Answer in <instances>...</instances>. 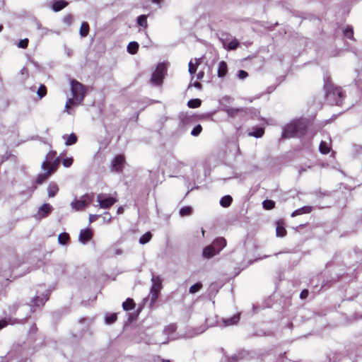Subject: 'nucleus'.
<instances>
[{"label":"nucleus","mask_w":362,"mask_h":362,"mask_svg":"<svg viewBox=\"0 0 362 362\" xmlns=\"http://www.w3.org/2000/svg\"><path fill=\"white\" fill-rule=\"evenodd\" d=\"M307 132V125L302 122L296 121L288 124L284 129L282 136L284 138L300 137Z\"/></svg>","instance_id":"f257e3e1"},{"label":"nucleus","mask_w":362,"mask_h":362,"mask_svg":"<svg viewBox=\"0 0 362 362\" xmlns=\"http://www.w3.org/2000/svg\"><path fill=\"white\" fill-rule=\"evenodd\" d=\"M71 91L74 98L78 100V103H81L84 100L86 88L81 83L75 79L71 81Z\"/></svg>","instance_id":"f03ea898"},{"label":"nucleus","mask_w":362,"mask_h":362,"mask_svg":"<svg viewBox=\"0 0 362 362\" xmlns=\"http://www.w3.org/2000/svg\"><path fill=\"white\" fill-rule=\"evenodd\" d=\"M324 89L325 90L327 97L337 96V98L340 101L342 100L345 97L344 93L343 92L341 88L334 86L329 78L325 80Z\"/></svg>","instance_id":"7ed1b4c3"},{"label":"nucleus","mask_w":362,"mask_h":362,"mask_svg":"<svg viewBox=\"0 0 362 362\" xmlns=\"http://www.w3.org/2000/svg\"><path fill=\"white\" fill-rule=\"evenodd\" d=\"M153 285L150 291L151 303L153 304L158 298L160 291L162 288V281L159 276H153L152 278Z\"/></svg>","instance_id":"20e7f679"},{"label":"nucleus","mask_w":362,"mask_h":362,"mask_svg":"<svg viewBox=\"0 0 362 362\" xmlns=\"http://www.w3.org/2000/svg\"><path fill=\"white\" fill-rule=\"evenodd\" d=\"M166 73L165 64L160 63L157 65L155 71L152 74L151 82L154 85H160L163 83L164 76Z\"/></svg>","instance_id":"39448f33"},{"label":"nucleus","mask_w":362,"mask_h":362,"mask_svg":"<svg viewBox=\"0 0 362 362\" xmlns=\"http://www.w3.org/2000/svg\"><path fill=\"white\" fill-rule=\"evenodd\" d=\"M93 199V194H85L81 198L80 200H76L75 202H73L71 203V206L76 211H82L89 205Z\"/></svg>","instance_id":"423d86ee"},{"label":"nucleus","mask_w":362,"mask_h":362,"mask_svg":"<svg viewBox=\"0 0 362 362\" xmlns=\"http://www.w3.org/2000/svg\"><path fill=\"white\" fill-rule=\"evenodd\" d=\"M125 163V156L123 154L117 155L111 162V170L112 172L122 173Z\"/></svg>","instance_id":"0eeeda50"},{"label":"nucleus","mask_w":362,"mask_h":362,"mask_svg":"<svg viewBox=\"0 0 362 362\" xmlns=\"http://www.w3.org/2000/svg\"><path fill=\"white\" fill-rule=\"evenodd\" d=\"M60 161L59 157H56L54 160L51 162L49 160H44L42 163L41 167L44 170L49 171L52 175L58 169Z\"/></svg>","instance_id":"6e6552de"},{"label":"nucleus","mask_w":362,"mask_h":362,"mask_svg":"<svg viewBox=\"0 0 362 362\" xmlns=\"http://www.w3.org/2000/svg\"><path fill=\"white\" fill-rule=\"evenodd\" d=\"M97 200L99 202L100 207L102 209H109L117 201L115 197H105L103 194H98Z\"/></svg>","instance_id":"1a4fd4ad"},{"label":"nucleus","mask_w":362,"mask_h":362,"mask_svg":"<svg viewBox=\"0 0 362 362\" xmlns=\"http://www.w3.org/2000/svg\"><path fill=\"white\" fill-rule=\"evenodd\" d=\"M225 112L227 115L232 118L240 117L244 118L245 116L248 115L247 110L246 108H232L229 107L225 110Z\"/></svg>","instance_id":"9d476101"},{"label":"nucleus","mask_w":362,"mask_h":362,"mask_svg":"<svg viewBox=\"0 0 362 362\" xmlns=\"http://www.w3.org/2000/svg\"><path fill=\"white\" fill-rule=\"evenodd\" d=\"M93 237V232L90 228L81 230L79 233L78 240L83 244L91 240Z\"/></svg>","instance_id":"9b49d317"},{"label":"nucleus","mask_w":362,"mask_h":362,"mask_svg":"<svg viewBox=\"0 0 362 362\" xmlns=\"http://www.w3.org/2000/svg\"><path fill=\"white\" fill-rule=\"evenodd\" d=\"M276 225V234L277 237L283 238L286 235L287 231L285 226L286 223L284 219H279L275 223Z\"/></svg>","instance_id":"f8f14e48"},{"label":"nucleus","mask_w":362,"mask_h":362,"mask_svg":"<svg viewBox=\"0 0 362 362\" xmlns=\"http://www.w3.org/2000/svg\"><path fill=\"white\" fill-rule=\"evenodd\" d=\"M53 210L52 206L47 203L43 204L37 211V215L40 218L47 217Z\"/></svg>","instance_id":"ddd939ff"},{"label":"nucleus","mask_w":362,"mask_h":362,"mask_svg":"<svg viewBox=\"0 0 362 362\" xmlns=\"http://www.w3.org/2000/svg\"><path fill=\"white\" fill-rule=\"evenodd\" d=\"M49 296L47 294L42 295L40 296H35L31 301V306L33 308H39L42 307L45 305V303L48 300Z\"/></svg>","instance_id":"4468645a"},{"label":"nucleus","mask_w":362,"mask_h":362,"mask_svg":"<svg viewBox=\"0 0 362 362\" xmlns=\"http://www.w3.org/2000/svg\"><path fill=\"white\" fill-rule=\"evenodd\" d=\"M212 245H214V247L218 253L226 246V240L223 237L217 238L214 240Z\"/></svg>","instance_id":"2eb2a0df"},{"label":"nucleus","mask_w":362,"mask_h":362,"mask_svg":"<svg viewBox=\"0 0 362 362\" xmlns=\"http://www.w3.org/2000/svg\"><path fill=\"white\" fill-rule=\"evenodd\" d=\"M216 254L218 252L213 245H208L203 250V256L206 258H211Z\"/></svg>","instance_id":"dca6fc26"},{"label":"nucleus","mask_w":362,"mask_h":362,"mask_svg":"<svg viewBox=\"0 0 362 362\" xmlns=\"http://www.w3.org/2000/svg\"><path fill=\"white\" fill-rule=\"evenodd\" d=\"M228 74V65L226 62L221 61L218 64L217 74L219 78L225 77Z\"/></svg>","instance_id":"f3484780"},{"label":"nucleus","mask_w":362,"mask_h":362,"mask_svg":"<svg viewBox=\"0 0 362 362\" xmlns=\"http://www.w3.org/2000/svg\"><path fill=\"white\" fill-rule=\"evenodd\" d=\"M68 6V2L64 0H58L53 2L52 8L55 12L62 11Z\"/></svg>","instance_id":"a211bd4d"},{"label":"nucleus","mask_w":362,"mask_h":362,"mask_svg":"<svg viewBox=\"0 0 362 362\" xmlns=\"http://www.w3.org/2000/svg\"><path fill=\"white\" fill-rule=\"evenodd\" d=\"M239 320H240V314L238 313V314L234 315L231 317H229L227 319H223V325L227 327V326L237 325L238 323Z\"/></svg>","instance_id":"6ab92c4d"},{"label":"nucleus","mask_w":362,"mask_h":362,"mask_svg":"<svg viewBox=\"0 0 362 362\" xmlns=\"http://www.w3.org/2000/svg\"><path fill=\"white\" fill-rule=\"evenodd\" d=\"M202 59L201 58H195L194 63L192 61H190L188 64L189 67V73L190 74H194L197 70V67L201 64Z\"/></svg>","instance_id":"aec40b11"},{"label":"nucleus","mask_w":362,"mask_h":362,"mask_svg":"<svg viewBox=\"0 0 362 362\" xmlns=\"http://www.w3.org/2000/svg\"><path fill=\"white\" fill-rule=\"evenodd\" d=\"M312 209H313L312 206H303V207L298 209L295 210L294 211H293L291 216V217H295L298 215H301V214H309L312 211Z\"/></svg>","instance_id":"412c9836"},{"label":"nucleus","mask_w":362,"mask_h":362,"mask_svg":"<svg viewBox=\"0 0 362 362\" xmlns=\"http://www.w3.org/2000/svg\"><path fill=\"white\" fill-rule=\"evenodd\" d=\"M63 138L64 139H66V141H65V145L66 146H71V145H74L75 144L77 141H78V138H77V136L74 134V133H71L70 134L69 136L67 135H64L63 136Z\"/></svg>","instance_id":"4be33fe9"},{"label":"nucleus","mask_w":362,"mask_h":362,"mask_svg":"<svg viewBox=\"0 0 362 362\" xmlns=\"http://www.w3.org/2000/svg\"><path fill=\"white\" fill-rule=\"evenodd\" d=\"M59 191L57 185L54 182H51L47 187V192L49 197H54Z\"/></svg>","instance_id":"5701e85b"},{"label":"nucleus","mask_w":362,"mask_h":362,"mask_svg":"<svg viewBox=\"0 0 362 362\" xmlns=\"http://www.w3.org/2000/svg\"><path fill=\"white\" fill-rule=\"evenodd\" d=\"M136 307V303L132 298H128L123 303L122 308L124 310L129 311L134 310Z\"/></svg>","instance_id":"b1692460"},{"label":"nucleus","mask_w":362,"mask_h":362,"mask_svg":"<svg viewBox=\"0 0 362 362\" xmlns=\"http://www.w3.org/2000/svg\"><path fill=\"white\" fill-rule=\"evenodd\" d=\"M254 131L250 132L248 135L250 136H253L255 138H260L264 134V128L263 127H255L253 128Z\"/></svg>","instance_id":"393cba45"},{"label":"nucleus","mask_w":362,"mask_h":362,"mask_svg":"<svg viewBox=\"0 0 362 362\" xmlns=\"http://www.w3.org/2000/svg\"><path fill=\"white\" fill-rule=\"evenodd\" d=\"M89 30H90V27H89L88 23L87 22H83L80 27V30H79L80 35L82 37H86L89 33Z\"/></svg>","instance_id":"a878e982"},{"label":"nucleus","mask_w":362,"mask_h":362,"mask_svg":"<svg viewBox=\"0 0 362 362\" xmlns=\"http://www.w3.org/2000/svg\"><path fill=\"white\" fill-rule=\"evenodd\" d=\"M139 45L136 42H131L127 45V51L131 54H135L138 52Z\"/></svg>","instance_id":"bb28decb"},{"label":"nucleus","mask_w":362,"mask_h":362,"mask_svg":"<svg viewBox=\"0 0 362 362\" xmlns=\"http://www.w3.org/2000/svg\"><path fill=\"white\" fill-rule=\"evenodd\" d=\"M45 171L46 172L45 173L38 175V176L37 177L36 180H35L36 184H37V185L42 184L51 175V173L49 171H47V170H45Z\"/></svg>","instance_id":"cd10ccee"},{"label":"nucleus","mask_w":362,"mask_h":362,"mask_svg":"<svg viewBox=\"0 0 362 362\" xmlns=\"http://www.w3.org/2000/svg\"><path fill=\"white\" fill-rule=\"evenodd\" d=\"M58 241L62 245H66L70 241V236L67 233H62L58 236Z\"/></svg>","instance_id":"c85d7f7f"},{"label":"nucleus","mask_w":362,"mask_h":362,"mask_svg":"<svg viewBox=\"0 0 362 362\" xmlns=\"http://www.w3.org/2000/svg\"><path fill=\"white\" fill-rule=\"evenodd\" d=\"M137 24L146 29L148 27V22H147V16L146 15H141L137 18Z\"/></svg>","instance_id":"c756f323"},{"label":"nucleus","mask_w":362,"mask_h":362,"mask_svg":"<svg viewBox=\"0 0 362 362\" xmlns=\"http://www.w3.org/2000/svg\"><path fill=\"white\" fill-rule=\"evenodd\" d=\"M275 202L271 199H265L262 202V206L266 210H272L275 208Z\"/></svg>","instance_id":"7c9ffc66"},{"label":"nucleus","mask_w":362,"mask_h":362,"mask_svg":"<svg viewBox=\"0 0 362 362\" xmlns=\"http://www.w3.org/2000/svg\"><path fill=\"white\" fill-rule=\"evenodd\" d=\"M233 199L230 195L222 197L220 200V204L223 207H228L232 203Z\"/></svg>","instance_id":"2f4dec72"},{"label":"nucleus","mask_w":362,"mask_h":362,"mask_svg":"<svg viewBox=\"0 0 362 362\" xmlns=\"http://www.w3.org/2000/svg\"><path fill=\"white\" fill-rule=\"evenodd\" d=\"M202 105V100L199 98L190 99L187 102V106L190 108H197Z\"/></svg>","instance_id":"473e14b6"},{"label":"nucleus","mask_w":362,"mask_h":362,"mask_svg":"<svg viewBox=\"0 0 362 362\" xmlns=\"http://www.w3.org/2000/svg\"><path fill=\"white\" fill-rule=\"evenodd\" d=\"M151 238L152 234L151 232L148 231L139 238V243L141 245L146 244L151 240Z\"/></svg>","instance_id":"72a5a7b5"},{"label":"nucleus","mask_w":362,"mask_h":362,"mask_svg":"<svg viewBox=\"0 0 362 362\" xmlns=\"http://www.w3.org/2000/svg\"><path fill=\"white\" fill-rule=\"evenodd\" d=\"M179 214L181 216H190L192 214V208L189 206H184L180 209Z\"/></svg>","instance_id":"f704fd0d"},{"label":"nucleus","mask_w":362,"mask_h":362,"mask_svg":"<svg viewBox=\"0 0 362 362\" xmlns=\"http://www.w3.org/2000/svg\"><path fill=\"white\" fill-rule=\"evenodd\" d=\"M319 150L320 153L322 154H328L330 151V148L328 146V144L324 141H322L320 142L319 146Z\"/></svg>","instance_id":"c9c22d12"},{"label":"nucleus","mask_w":362,"mask_h":362,"mask_svg":"<svg viewBox=\"0 0 362 362\" xmlns=\"http://www.w3.org/2000/svg\"><path fill=\"white\" fill-rule=\"evenodd\" d=\"M47 93V87L44 84H41L37 89V94L40 99L45 97Z\"/></svg>","instance_id":"e433bc0d"},{"label":"nucleus","mask_w":362,"mask_h":362,"mask_svg":"<svg viewBox=\"0 0 362 362\" xmlns=\"http://www.w3.org/2000/svg\"><path fill=\"white\" fill-rule=\"evenodd\" d=\"M239 45L240 42L237 39H233L229 42L226 48L228 50H235L239 47Z\"/></svg>","instance_id":"4c0bfd02"},{"label":"nucleus","mask_w":362,"mask_h":362,"mask_svg":"<svg viewBox=\"0 0 362 362\" xmlns=\"http://www.w3.org/2000/svg\"><path fill=\"white\" fill-rule=\"evenodd\" d=\"M344 35L346 38L354 40V30L351 26H347L344 30Z\"/></svg>","instance_id":"58836bf2"},{"label":"nucleus","mask_w":362,"mask_h":362,"mask_svg":"<svg viewBox=\"0 0 362 362\" xmlns=\"http://www.w3.org/2000/svg\"><path fill=\"white\" fill-rule=\"evenodd\" d=\"M117 320V313H111L109 315H107L105 317V322L107 324H112L115 322Z\"/></svg>","instance_id":"ea45409f"},{"label":"nucleus","mask_w":362,"mask_h":362,"mask_svg":"<svg viewBox=\"0 0 362 362\" xmlns=\"http://www.w3.org/2000/svg\"><path fill=\"white\" fill-rule=\"evenodd\" d=\"M202 284L200 282L196 283L189 287V292L190 293H195L198 292L202 288Z\"/></svg>","instance_id":"a19ab883"},{"label":"nucleus","mask_w":362,"mask_h":362,"mask_svg":"<svg viewBox=\"0 0 362 362\" xmlns=\"http://www.w3.org/2000/svg\"><path fill=\"white\" fill-rule=\"evenodd\" d=\"M57 151L54 150L49 151L46 156H45V160H49L50 162L54 160V159L57 157Z\"/></svg>","instance_id":"79ce46f5"},{"label":"nucleus","mask_w":362,"mask_h":362,"mask_svg":"<svg viewBox=\"0 0 362 362\" xmlns=\"http://www.w3.org/2000/svg\"><path fill=\"white\" fill-rule=\"evenodd\" d=\"M28 43H29V40L28 38H24L23 40H21L18 42V45L17 46L19 47V48H22V49H26L28 46Z\"/></svg>","instance_id":"37998d69"},{"label":"nucleus","mask_w":362,"mask_h":362,"mask_svg":"<svg viewBox=\"0 0 362 362\" xmlns=\"http://www.w3.org/2000/svg\"><path fill=\"white\" fill-rule=\"evenodd\" d=\"M73 162H74V159L72 157H70V158H66L64 159H63L62 160V165L65 167V168H69L71 166V165L73 164Z\"/></svg>","instance_id":"c03bdc74"},{"label":"nucleus","mask_w":362,"mask_h":362,"mask_svg":"<svg viewBox=\"0 0 362 362\" xmlns=\"http://www.w3.org/2000/svg\"><path fill=\"white\" fill-rule=\"evenodd\" d=\"M196 118L199 120H209V119H212V114L211 113H206V114H202V115H199L197 116H196Z\"/></svg>","instance_id":"a18cd8bd"},{"label":"nucleus","mask_w":362,"mask_h":362,"mask_svg":"<svg viewBox=\"0 0 362 362\" xmlns=\"http://www.w3.org/2000/svg\"><path fill=\"white\" fill-rule=\"evenodd\" d=\"M202 131L201 124H197L191 132V134L194 136H198Z\"/></svg>","instance_id":"49530a36"},{"label":"nucleus","mask_w":362,"mask_h":362,"mask_svg":"<svg viewBox=\"0 0 362 362\" xmlns=\"http://www.w3.org/2000/svg\"><path fill=\"white\" fill-rule=\"evenodd\" d=\"M66 103H67V105L71 106V105H75L76 104H79L78 103V100H76V99L75 98L73 97V98H69Z\"/></svg>","instance_id":"de8ad7c7"},{"label":"nucleus","mask_w":362,"mask_h":362,"mask_svg":"<svg viewBox=\"0 0 362 362\" xmlns=\"http://www.w3.org/2000/svg\"><path fill=\"white\" fill-rule=\"evenodd\" d=\"M309 292L308 289H303L300 293L301 299H305L308 296Z\"/></svg>","instance_id":"09e8293b"},{"label":"nucleus","mask_w":362,"mask_h":362,"mask_svg":"<svg viewBox=\"0 0 362 362\" xmlns=\"http://www.w3.org/2000/svg\"><path fill=\"white\" fill-rule=\"evenodd\" d=\"M247 76H248L247 72L244 70H240L238 73V77L241 79H244V78H247Z\"/></svg>","instance_id":"8fccbe9b"},{"label":"nucleus","mask_w":362,"mask_h":362,"mask_svg":"<svg viewBox=\"0 0 362 362\" xmlns=\"http://www.w3.org/2000/svg\"><path fill=\"white\" fill-rule=\"evenodd\" d=\"M73 21V16L71 14L66 15L64 17V22L67 24H71Z\"/></svg>","instance_id":"3c124183"},{"label":"nucleus","mask_w":362,"mask_h":362,"mask_svg":"<svg viewBox=\"0 0 362 362\" xmlns=\"http://www.w3.org/2000/svg\"><path fill=\"white\" fill-rule=\"evenodd\" d=\"M99 218V216L98 215H96V214H90L89 216V222L90 223H93V222H95V221H97Z\"/></svg>","instance_id":"603ef678"},{"label":"nucleus","mask_w":362,"mask_h":362,"mask_svg":"<svg viewBox=\"0 0 362 362\" xmlns=\"http://www.w3.org/2000/svg\"><path fill=\"white\" fill-rule=\"evenodd\" d=\"M204 77V71H200L196 75V78H197V80H202Z\"/></svg>","instance_id":"864d4df0"},{"label":"nucleus","mask_w":362,"mask_h":362,"mask_svg":"<svg viewBox=\"0 0 362 362\" xmlns=\"http://www.w3.org/2000/svg\"><path fill=\"white\" fill-rule=\"evenodd\" d=\"M167 329L170 332H173L175 331L176 329V325H170L167 327Z\"/></svg>","instance_id":"5fc2aeb1"},{"label":"nucleus","mask_w":362,"mask_h":362,"mask_svg":"<svg viewBox=\"0 0 362 362\" xmlns=\"http://www.w3.org/2000/svg\"><path fill=\"white\" fill-rule=\"evenodd\" d=\"M7 325H8V322L5 320H0V329H1L4 327H6Z\"/></svg>","instance_id":"6e6d98bb"},{"label":"nucleus","mask_w":362,"mask_h":362,"mask_svg":"<svg viewBox=\"0 0 362 362\" xmlns=\"http://www.w3.org/2000/svg\"><path fill=\"white\" fill-rule=\"evenodd\" d=\"M193 86L197 88H199V89H201L202 88V85L200 82L199 81H196L193 83Z\"/></svg>","instance_id":"4d7b16f0"},{"label":"nucleus","mask_w":362,"mask_h":362,"mask_svg":"<svg viewBox=\"0 0 362 362\" xmlns=\"http://www.w3.org/2000/svg\"><path fill=\"white\" fill-rule=\"evenodd\" d=\"M70 108H71V106L67 105V103H66L65 105V110L67 112L68 114H70Z\"/></svg>","instance_id":"13d9d810"},{"label":"nucleus","mask_w":362,"mask_h":362,"mask_svg":"<svg viewBox=\"0 0 362 362\" xmlns=\"http://www.w3.org/2000/svg\"><path fill=\"white\" fill-rule=\"evenodd\" d=\"M123 211H124V209H123L122 207H119L118 209H117V213L118 214H122V213H123Z\"/></svg>","instance_id":"bf43d9fd"},{"label":"nucleus","mask_w":362,"mask_h":362,"mask_svg":"<svg viewBox=\"0 0 362 362\" xmlns=\"http://www.w3.org/2000/svg\"><path fill=\"white\" fill-rule=\"evenodd\" d=\"M4 29V25H0V32H1Z\"/></svg>","instance_id":"052dcab7"},{"label":"nucleus","mask_w":362,"mask_h":362,"mask_svg":"<svg viewBox=\"0 0 362 362\" xmlns=\"http://www.w3.org/2000/svg\"><path fill=\"white\" fill-rule=\"evenodd\" d=\"M162 362H171L170 360H165V359H163L162 360Z\"/></svg>","instance_id":"680f3d73"},{"label":"nucleus","mask_w":362,"mask_h":362,"mask_svg":"<svg viewBox=\"0 0 362 362\" xmlns=\"http://www.w3.org/2000/svg\"><path fill=\"white\" fill-rule=\"evenodd\" d=\"M160 1V0H153V2L155 3H159Z\"/></svg>","instance_id":"e2e57ef3"}]
</instances>
